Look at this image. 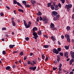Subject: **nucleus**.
Wrapping results in <instances>:
<instances>
[{
    "label": "nucleus",
    "mask_w": 74,
    "mask_h": 74,
    "mask_svg": "<svg viewBox=\"0 0 74 74\" xmlns=\"http://www.w3.org/2000/svg\"><path fill=\"white\" fill-rule=\"evenodd\" d=\"M39 19L40 21H42L45 24H46L48 23V19L45 16H43L42 18L41 16H39Z\"/></svg>",
    "instance_id": "obj_1"
},
{
    "label": "nucleus",
    "mask_w": 74,
    "mask_h": 74,
    "mask_svg": "<svg viewBox=\"0 0 74 74\" xmlns=\"http://www.w3.org/2000/svg\"><path fill=\"white\" fill-rule=\"evenodd\" d=\"M72 7V4L66 5L65 6V8H67V12H69L70 11V8Z\"/></svg>",
    "instance_id": "obj_2"
},
{
    "label": "nucleus",
    "mask_w": 74,
    "mask_h": 74,
    "mask_svg": "<svg viewBox=\"0 0 74 74\" xmlns=\"http://www.w3.org/2000/svg\"><path fill=\"white\" fill-rule=\"evenodd\" d=\"M13 3L14 4H17L18 6H20V7H21L23 8V6H22V5L21 4L17 2V1L15 0H13Z\"/></svg>",
    "instance_id": "obj_3"
},
{
    "label": "nucleus",
    "mask_w": 74,
    "mask_h": 74,
    "mask_svg": "<svg viewBox=\"0 0 74 74\" xmlns=\"http://www.w3.org/2000/svg\"><path fill=\"white\" fill-rule=\"evenodd\" d=\"M65 37L66 38L67 41L68 42H70V35L65 34Z\"/></svg>",
    "instance_id": "obj_4"
},
{
    "label": "nucleus",
    "mask_w": 74,
    "mask_h": 74,
    "mask_svg": "<svg viewBox=\"0 0 74 74\" xmlns=\"http://www.w3.org/2000/svg\"><path fill=\"white\" fill-rule=\"evenodd\" d=\"M33 35L34 36V37H33L32 38H35V39H37V37H38V35H37V33H36V32H32Z\"/></svg>",
    "instance_id": "obj_5"
},
{
    "label": "nucleus",
    "mask_w": 74,
    "mask_h": 74,
    "mask_svg": "<svg viewBox=\"0 0 74 74\" xmlns=\"http://www.w3.org/2000/svg\"><path fill=\"white\" fill-rule=\"evenodd\" d=\"M58 14V13L55 11H53L51 12V15L52 16H56Z\"/></svg>",
    "instance_id": "obj_6"
},
{
    "label": "nucleus",
    "mask_w": 74,
    "mask_h": 74,
    "mask_svg": "<svg viewBox=\"0 0 74 74\" xmlns=\"http://www.w3.org/2000/svg\"><path fill=\"white\" fill-rule=\"evenodd\" d=\"M53 53H56V54H58L59 53V52L58 51V50L56 49H54L53 50Z\"/></svg>",
    "instance_id": "obj_7"
},
{
    "label": "nucleus",
    "mask_w": 74,
    "mask_h": 74,
    "mask_svg": "<svg viewBox=\"0 0 74 74\" xmlns=\"http://www.w3.org/2000/svg\"><path fill=\"white\" fill-rule=\"evenodd\" d=\"M60 16V15L59 14H57V15H56V17H54L53 18V20L55 21H56V20H58V18H59Z\"/></svg>",
    "instance_id": "obj_8"
},
{
    "label": "nucleus",
    "mask_w": 74,
    "mask_h": 74,
    "mask_svg": "<svg viewBox=\"0 0 74 74\" xmlns=\"http://www.w3.org/2000/svg\"><path fill=\"white\" fill-rule=\"evenodd\" d=\"M36 68L37 67L36 66H35L34 67H31L29 68V69H30V70H33L34 71H35V70H36Z\"/></svg>",
    "instance_id": "obj_9"
},
{
    "label": "nucleus",
    "mask_w": 74,
    "mask_h": 74,
    "mask_svg": "<svg viewBox=\"0 0 74 74\" xmlns=\"http://www.w3.org/2000/svg\"><path fill=\"white\" fill-rule=\"evenodd\" d=\"M31 2L32 4L33 7H34L35 6L34 4L36 3V1L34 0H31Z\"/></svg>",
    "instance_id": "obj_10"
},
{
    "label": "nucleus",
    "mask_w": 74,
    "mask_h": 74,
    "mask_svg": "<svg viewBox=\"0 0 74 74\" xmlns=\"http://www.w3.org/2000/svg\"><path fill=\"white\" fill-rule=\"evenodd\" d=\"M38 30V29H37V28L36 27H35L32 29V32L34 33V32H35V31H37Z\"/></svg>",
    "instance_id": "obj_11"
},
{
    "label": "nucleus",
    "mask_w": 74,
    "mask_h": 74,
    "mask_svg": "<svg viewBox=\"0 0 74 74\" xmlns=\"http://www.w3.org/2000/svg\"><path fill=\"white\" fill-rule=\"evenodd\" d=\"M70 54L72 58L73 57L74 59V51L73 52L72 51H71L70 52Z\"/></svg>",
    "instance_id": "obj_12"
},
{
    "label": "nucleus",
    "mask_w": 74,
    "mask_h": 74,
    "mask_svg": "<svg viewBox=\"0 0 74 74\" xmlns=\"http://www.w3.org/2000/svg\"><path fill=\"white\" fill-rule=\"evenodd\" d=\"M57 59L58 62V63H59V61L60 60V55H58L57 56Z\"/></svg>",
    "instance_id": "obj_13"
},
{
    "label": "nucleus",
    "mask_w": 74,
    "mask_h": 74,
    "mask_svg": "<svg viewBox=\"0 0 74 74\" xmlns=\"http://www.w3.org/2000/svg\"><path fill=\"white\" fill-rule=\"evenodd\" d=\"M54 6L55 7V10L56 11H57V10H58L59 9V8H58V6L57 5H54Z\"/></svg>",
    "instance_id": "obj_14"
},
{
    "label": "nucleus",
    "mask_w": 74,
    "mask_h": 74,
    "mask_svg": "<svg viewBox=\"0 0 74 74\" xmlns=\"http://www.w3.org/2000/svg\"><path fill=\"white\" fill-rule=\"evenodd\" d=\"M11 69V67L9 66H8L5 68V70H10V69Z\"/></svg>",
    "instance_id": "obj_15"
},
{
    "label": "nucleus",
    "mask_w": 74,
    "mask_h": 74,
    "mask_svg": "<svg viewBox=\"0 0 74 74\" xmlns=\"http://www.w3.org/2000/svg\"><path fill=\"white\" fill-rule=\"evenodd\" d=\"M50 26L52 29H53L55 27V25L53 23H51L50 24Z\"/></svg>",
    "instance_id": "obj_16"
},
{
    "label": "nucleus",
    "mask_w": 74,
    "mask_h": 74,
    "mask_svg": "<svg viewBox=\"0 0 74 74\" xmlns=\"http://www.w3.org/2000/svg\"><path fill=\"white\" fill-rule=\"evenodd\" d=\"M36 15H39V16H41L42 15V13L40 11H39L38 12V13H36Z\"/></svg>",
    "instance_id": "obj_17"
},
{
    "label": "nucleus",
    "mask_w": 74,
    "mask_h": 74,
    "mask_svg": "<svg viewBox=\"0 0 74 74\" xmlns=\"http://www.w3.org/2000/svg\"><path fill=\"white\" fill-rule=\"evenodd\" d=\"M51 38L53 41H56V38L54 37L53 36H51Z\"/></svg>",
    "instance_id": "obj_18"
},
{
    "label": "nucleus",
    "mask_w": 74,
    "mask_h": 74,
    "mask_svg": "<svg viewBox=\"0 0 74 74\" xmlns=\"http://www.w3.org/2000/svg\"><path fill=\"white\" fill-rule=\"evenodd\" d=\"M43 47L45 48H48L49 47V46L48 45H44Z\"/></svg>",
    "instance_id": "obj_19"
},
{
    "label": "nucleus",
    "mask_w": 74,
    "mask_h": 74,
    "mask_svg": "<svg viewBox=\"0 0 74 74\" xmlns=\"http://www.w3.org/2000/svg\"><path fill=\"white\" fill-rule=\"evenodd\" d=\"M70 46L69 45L67 46H65L64 48L66 49H69V47Z\"/></svg>",
    "instance_id": "obj_20"
},
{
    "label": "nucleus",
    "mask_w": 74,
    "mask_h": 74,
    "mask_svg": "<svg viewBox=\"0 0 74 74\" xmlns=\"http://www.w3.org/2000/svg\"><path fill=\"white\" fill-rule=\"evenodd\" d=\"M14 47H15V45H9V47L10 48H13Z\"/></svg>",
    "instance_id": "obj_21"
},
{
    "label": "nucleus",
    "mask_w": 74,
    "mask_h": 74,
    "mask_svg": "<svg viewBox=\"0 0 74 74\" xmlns=\"http://www.w3.org/2000/svg\"><path fill=\"white\" fill-rule=\"evenodd\" d=\"M69 55V53H68V52L66 51L65 52L64 54V56L65 57H66V56H67Z\"/></svg>",
    "instance_id": "obj_22"
},
{
    "label": "nucleus",
    "mask_w": 74,
    "mask_h": 74,
    "mask_svg": "<svg viewBox=\"0 0 74 74\" xmlns=\"http://www.w3.org/2000/svg\"><path fill=\"white\" fill-rule=\"evenodd\" d=\"M23 22L24 25L25 27L27 25V22H26V21H25V20H23Z\"/></svg>",
    "instance_id": "obj_23"
},
{
    "label": "nucleus",
    "mask_w": 74,
    "mask_h": 74,
    "mask_svg": "<svg viewBox=\"0 0 74 74\" xmlns=\"http://www.w3.org/2000/svg\"><path fill=\"white\" fill-rule=\"evenodd\" d=\"M19 12H21L23 13L24 12V11H23V10H22V9H19L18 10Z\"/></svg>",
    "instance_id": "obj_24"
},
{
    "label": "nucleus",
    "mask_w": 74,
    "mask_h": 74,
    "mask_svg": "<svg viewBox=\"0 0 74 74\" xmlns=\"http://www.w3.org/2000/svg\"><path fill=\"white\" fill-rule=\"evenodd\" d=\"M31 26V25H29L28 24L26 26H25V28H29V27H30Z\"/></svg>",
    "instance_id": "obj_25"
},
{
    "label": "nucleus",
    "mask_w": 74,
    "mask_h": 74,
    "mask_svg": "<svg viewBox=\"0 0 74 74\" xmlns=\"http://www.w3.org/2000/svg\"><path fill=\"white\" fill-rule=\"evenodd\" d=\"M66 29L68 31H69V30L71 29L70 27L69 26H67L66 27Z\"/></svg>",
    "instance_id": "obj_26"
},
{
    "label": "nucleus",
    "mask_w": 74,
    "mask_h": 74,
    "mask_svg": "<svg viewBox=\"0 0 74 74\" xmlns=\"http://www.w3.org/2000/svg\"><path fill=\"white\" fill-rule=\"evenodd\" d=\"M22 3L23 4H24V5H25H25H26V4H27V3H26V1H22Z\"/></svg>",
    "instance_id": "obj_27"
},
{
    "label": "nucleus",
    "mask_w": 74,
    "mask_h": 74,
    "mask_svg": "<svg viewBox=\"0 0 74 74\" xmlns=\"http://www.w3.org/2000/svg\"><path fill=\"white\" fill-rule=\"evenodd\" d=\"M25 6L26 7V8H30V5H25Z\"/></svg>",
    "instance_id": "obj_28"
},
{
    "label": "nucleus",
    "mask_w": 74,
    "mask_h": 74,
    "mask_svg": "<svg viewBox=\"0 0 74 74\" xmlns=\"http://www.w3.org/2000/svg\"><path fill=\"white\" fill-rule=\"evenodd\" d=\"M51 3H47V7H51Z\"/></svg>",
    "instance_id": "obj_29"
},
{
    "label": "nucleus",
    "mask_w": 74,
    "mask_h": 74,
    "mask_svg": "<svg viewBox=\"0 0 74 74\" xmlns=\"http://www.w3.org/2000/svg\"><path fill=\"white\" fill-rule=\"evenodd\" d=\"M19 55H21V56H23V51H21L19 54Z\"/></svg>",
    "instance_id": "obj_30"
},
{
    "label": "nucleus",
    "mask_w": 74,
    "mask_h": 74,
    "mask_svg": "<svg viewBox=\"0 0 74 74\" xmlns=\"http://www.w3.org/2000/svg\"><path fill=\"white\" fill-rule=\"evenodd\" d=\"M16 67V65H15V64L13 65L12 66V68L14 69H15V67Z\"/></svg>",
    "instance_id": "obj_31"
},
{
    "label": "nucleus",
    "mask_w": 74,
    "mask_h": 74,
    "mask_svg": "<svg viewBox=\"0 0 74 74\" xmlns=\"http://www.w3.org/2000/svg\"><path fill=\"white\" fill-rule=\"evenodd\" d=\"M12 24L13 26H16V24H15V23L14 21H13L12 22Z\"/></svg>",
    "instance_id": "obj_32"
},
{
    "label": "nucleus",
    "mask_w": 74,
    "mask_h": 74,
    "mask_svg": "<svg viewBox=\"0 0 74 74\" xmlns=\"http://www.w3.org/2000/svg\"><path fill=\"white\" fill-rule=\"evenodd\" d=\"M38 35L39 36L41 35V34H42V32H41V31H39V32H38Z\"/></svg>",
    "instance_id": "obj_33"
},
{
    "label": "nucleus",
    "mask_w": 74,
    "mask_h": 74,
    "mask_svg": "<svg viewBox=\"0 0 74 74\" xmlns=\"http://www.w3.org/2000/svg\"><path fill=\"white\" fill-rule=\"evenodd\" d=\"M57 51L58 52H60L61 51V48L60 47L58 48L57 49Z\"/></svg>",
    "instance_id": "obj_34"
},
{
    "label": "nucleus",
    "mask_w": 74,
    "mask_h": 74,
    "mask_svg": "<svg viewBox=\"0 0 74 74\" xmlns=\"http://www.w3.org/2000/svg\"><path fill=\"white\" fill-rule=\"evenodd\" d=\"M51 8L52 10H53L55 9V7H54L53 5H51Z\"/></svg>",
    "instance_id": "obj_35"
},
{
    "label": "nucleus",
    "mask_w": 74,
    "mask_h": 74,
    "mask_svg": "<svg viewBox=\"0 0 74 74\" xmlns=\"http://www.w3.org/2000/svg\"><path fill=\"white\" fill-rule=\"evenodd\" d=\"M45 56H44V54H42V59L44 60V58H45Z\"/></svg>",
    "instance_id": "obj_36"
},
{
    "label": "nucleus",
    "mask_w": 74,
    "mask_h": 74,
    "mask_svg": "<svg viewBox=\"0 0 74 74\" xmlns=\"http://www.w3.org/2000/svg\"><path fill=\"white\" fill-rule=\"evenodd\" d=\"M59 54L61 56H63V52H60Z\"/></svg>",
    "instance_id": "obj_37"
},
{
    "label": "nucleus",
    "mask_w": 74,
    "mask_h": 74,
    "mask_svg": "<svg viewBox=\"0 0 74 74\" xmlns=\"http://www.w3.org/2000/svg\"><path fill=\"white\" fill-rule=\"evenodd\" d=\"M25 40L26 41H29V38L28 37H27V38H25Z\"/></svg>",
    "instance_id": "obj_38"
},
{
    "label": "nucleus",
    "mask_w": 74,
    "mask_h": 74,
    "mask_svg": "<svg viewBox=\"0 0 74 74\" xmlns=\"http://www.w3.org/2000/svg\"><path fill=\"white\" fill-rule=\"evenodd\" d=\"M2 53L3 55H5V54H6V52H5V51H3L2 52Z\"/></svg>",
    "instance_id": "obj_39"
},
{
    "label": "nucleus",
    "mask_w": 74,
    "mask_h": 74,
    "mask_svg": "<svg viewBox=\"0 0 74 74\" xmlns=\"http://www.w3.org/2000/svg\"><path fill=\"white\" fill-rule=\"evenodd\" d=\"M58 6L60 8H61L62 7V5L60 3H58Z\"/></svg>",
    "instance_id": "obj_40"
},
{
    "label": "nucleus",
    "mask_w": 74,
    "mask_h": 74,
    "mask_svg": "<svg viewBox=\"0 0 74 74\" xmlns=\"http://www.w3.org/2000/svg\"><path fill=\"white\" fill-rule=\"evenodd\" d=\"M53 30H57V28L56 27H53L52 29Z\"/></svg>",
    "instance_id": "obj_41"
},
{
    "label": "nucleus",
    "mask_w": 74,
    "mask_h": 74,
    "mask_svg": "<svg viewBox=\"0 0 74 74\" xmlns=\"http://www.w3.org/2000/svg\"><path fill=\"white\" fill-rule=\"evenodd\" d=\"M72 63H73V61H72L71 60H70L69 63L70 65H71V64H72Z\"/></svg>",
    "instance_id": "obj_42"
},
{
    "label": "nucleus",
    "mask_w": 74,
    "mask_h": 74,
    "mask_svg": "<svg viewBox=\"0 0 74 74\" xmlns=\"http://www.w3.org/2000/svg\"><path fill=\"white\" fill-rule=\"evenodd\" d=\"M43 36L44 37H45V38H48V37L46 35H43Z\"/></svg>",
    "instance_id": "obj_43"
},
{
    "label": "nucleus",
    "mask_w": 74,
    "mask_h": 74,
    "mask_svg": "<svg viewBox=\"0 0 74 74\" xmlns=\"http://www.w3.org/2000/svg\"><path fill=\"white\" fill-rule=\"evenodd\" d=\"M53 71H55V70H56L57 69V67L55 68L54 67H53Z\"/></svg>",
    "instance_id": "obj_44"
},
{
    "label": "nucleus",
    "mask_w": 74,
    "mask_h": 74,
    "mask_svg": "<svg viewBox=\"0 0 74 74\" xmlns=\"http://www.w3.org/2000/svg\"><path fill=\"white\" fill-rule=\"evenodd\" d=\"M62 64L60 63L59 67H60V68H62Z\"/></svg>",
    "instance_id": "obj_45"
},
{
    "label": "nucleus",
    "mask_w": 74,
    "mask_h": 74,
    "mask_svg": "<svg viewBox=\"0 0 74 74\" xmlns=\"http://www.w3.org/2000/svg\"><path fill=\"white\" fill-rule=\"evenodd\" d=\"M32 62L34 64H36V62L35 61H33Z\"/></svg>",
    "instance_id": "obj_46"
},
{
    "label": "nucleus",
    "mask_w": 74,
    "mask_h": 74,
    "mask_svg": "<svg viewBox=\"0 0 74 74\" xmlns=\"http://www.w3.org/2000/svg\"><path fill=\"white\" fill-rule=\"evenodd\" d=\"M61 1L62 4H64L65 2V0H61Z\"/></svg>",
    "instance_id": "obj_47"
},
{
    "label": "nucleus",
    "mask_w": 74,
    "mask_h": 74,
    "mask_svg": "<svg viewBox=\"0 0 74 74\" xmlns=\"http://www.w3.org/2000/svg\"><path fill=\"white\" fill-rule=\"evenodd\" d=\"M19 52V51H14L13 52V53H18Z\"/></svg>",
    "instance_id": "obj_48"
},
{
    "label": "nucleus",
    "mask_w": 74,
    "mask_h": 74,
    "mask_svg": "<svg viewBox=\"0 0 74 74\" xmlns=\"http://www.w3.org/2000/svg\"><path fill=\"white\" fill-rule=\"evenodd\" d=\"M48 60V58L47 56L46 57V58L45 59V61H47V60Z\"/></svg>",
    "instance_id": "obj_49"
},
{
    "label": "nucleus",
    "mask_w": 74,
    "mask_h": 74,
    "mask_svg": "<svg viewBox=\"0 0 74 74\" xmlns=\"http://www.w3.org/2000/svg\"><path fill=\"white\" fill-rule=\"evenodd\" d=\"M2 30H6V28L5 27H3L2 29Z\"/></svg>",
    "instance_id": "obj_50"
},
{
    "label": "nucleus",
    "mask_w": 74,
    "mask_h": 74,
    "mask_svg": "<svg viewBox=\"0 0 74 74\" xmlns=\"http://www.w3.org/2000/svg\"><path fill=\"white\" fill-rule=\"evenodd\" d=\"M40 18V17H38L37 18V20H36L37 22H39V19H40V18Z\"/></svg>",
    "instance_id": "obj_51"
},
{
    "label": "nucleus",
    "mask_w": 74,
    "mask_h": 74,
    "mask_svg": "<svg viewBox=\"0 0 74 74\" xmlns=\"http://www.w3.org/2000/svg\"><path fill=\"white\" fill-rule=\"evenodd\" d=\"M61 38L62 39H64V36L63 35H62L61 36Z\"/></svg>",
    "instance_id": "obj_52"
},
{
    "label": "nucleus",
    "mask_w": 74,
    "mask_h": 74,
    "mask_svg": "<svg viewBox=\"0 0 74 74\" xmlns=\"http://www.w3.org/2000/svg\"><path fill=\"white\" fill-rule=\"evenodd\" d=\"M31 63V62L30 61H28L27 62V64H30Z\"/></svg>",
    "instance_id": "obj_53"
},
{
    "label": "nucleus",
    "mask_w": 74,
    "mask_h": 74,
    "mask_svg": "<svg viewBox=\"0 0 74 74\" xmlns=\"http://www.w3.org/2000/svg\"><path fill=\"white\" fill-rule=\"evenodd\" d=\"M0 14L1 16H3L4 15V14L3 13H1Z\"/></svg>",
    "instance_id": "obj_54"
},
{
    "label": "nucleus",
    "mask_w": 74,
    "mask_h": 74,
    "mask_svg": "<svg viewBox=\"0 0 74 74\" xmlns=\"http://www.w3.org/2000/svg\"><path fill=\"white\" fill-rule=\"evenodd\" d=\"M27 58V56H25L24 57V60H26V58Z\"/></svg>",
    "instance_id": "obj_55"
},
{
    "label": "nucleus",
    "mask_w": 74,
    "mask_h": 74,
    "mask_svg": "<svg viewBox=\"0 0 74 74\" xmlns=\"http://www.w3.org/2000/svg\"><path fill=\"white\" fill-rule=\"evenodd\" d=\"M14 18H11V21H12V22L14 21Z\"/></svg>",
    "instance_id": "obj_56"
},
{
    "label": "nucleus",
    "mask_w": 74,
    "mask_h": 74,
    "mask_svg": "<svg viewBox=\"0 0 74 74\" xmlns=\"http://www.w3.org/2000/svg\"><path fill=\"white\" fill-rule=\"evenodd\" d=\"M62 73V71H59L58 72V74H61V73Z\"/></svg>",
    "instance_id": "obj_57"
},
{
    "label": "nucleus",
    "mask_w": 74,
    "mask_h": 74,
    "mask_svg": "<svg viewBox=\"0 0 74 74\" xmlns=\"http://www.w3.org/2000/svg\"><path fill=\"white\" fill-rule=\"evenodd\" d=\"M32 24V22L31 21H29L28 22V25H31V24Z\"/></svg>",
    "instance_id": "obj_58"
},
{
    "label": "nucleus",
    "mask_w": 74,
    "mask_h": 74,
    "mask_svg": "<svg viewBox=\"0 0 74 74\" xmlns=\"http://www.w3.org/2000/svg\"><path fill=\"white\" fill-rule=\"evenodd\" d=\"M58 70L59 71H62V68H61L59 67Z\"/></svg>",
    "instance_id": "obj_59"
},
{
    "label": "nucleus",
    "mask_w": 74,
    "mask_h": 74,
    "mask_svg": "<svg viewBox=\"0 0 74 74\" xmlns=\"http://www.w3.org/2000/svg\"><path fill=\"white\" fill-rule=\"evenodd\" d=\"M74 74V72L73 71L69 73V74Z\"/></svg>",
    "instance_id": "obj_60"
},
{
    "label": "nucleus",
    "mask_w": 74,
    "mask_h": 74,
    "mask_svg": "<svg viewBox=\"0 0 74 74\" xmlns=\"http://www.w3.org/2000/svg\"><path fill=\"white\" fill-rule=\"evenodd\" d=\"M72 19H74V14H73L72 16Z\"/></svg>",
    "instance_id": "obj_61"
},
{
    "label": "nucleus",
    "mask_w": 74,
    "mask_h": 74,
    "mask_svg": "<svg viewBox=\"0 0 74 74\" xmlns=\"http://www.w3.org/2000/svg\"><path fill=\"white\" fill-rule=\"evenodd\" d=\"M6 8L8 9V10H10V8L7 6H6Z\"/></svg>",
    "instance_id": "obj_62"
},
{
    "label": "nucleus",
    "mask_w": 74,
    "mask_h": 74,
    "mask_svg": "<svg viewBox=\"0 0 74 74\" xmlns=\"http://www.w3.org/2000/svg\"><path fill=\"white\" fill-rule=\"evenodd\" d=\"M56 2H53V5H56Z\"/></svg>",
    "instance_id": "obj_63"
},
{
    "label": "nucleus",
    "mask_w": 74,
    "mask_h": 74,
    "mask_svg": "<svg viewBox=\"0 0 74 74\" xmlns=\"http://www.w3.org/2000/svg\"><path fill=\"white\" fill-rule=\"evenodd\" d=\"M33 54V53H30V56H32Z\"/></svg>",
    "instance_id": "obj_64"
}]
</instances>
